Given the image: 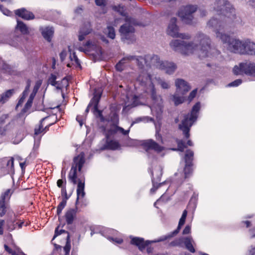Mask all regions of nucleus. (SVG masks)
Listing matches in <instances>:
<instances>
[{"label": "nucleus", "mask_w": 255, "mask_h": 255, "mask_svg": "<svg viewBox=\"0 0 255 255\" xmlns=\"http://www.w3.org/2000/svg\"><path fill=\"white\" fill-rule=\"evenodd\" d=\"M132 61H135L141 70L137 78L135 88L141 89V91L150 95L152 104L150 108L151 112L157 118L160 119L163 112V101L160 95H157L152 81V76L146 70L144 69L145 59L142 56L127 55L123 58L116 66L119 71L123 70V65Z\"/></svg>", "instance_id": "1"}, {"label": "nucleus", "mask_w": 255, "mask_h": 255, "mask_svg": "<svg viewBox=\"0 0 255 255\" xmlns=\"http://www.w3.org/2000/svg\"><path fill=\"white\" fill-rule=\"evenodd\" d=\"M169 45L175 51L188 56L196 54L201 60L214 59L220 54L218 50L211 47L209 37L202 32L196 34L194 41L174 39L171 41Z\"/></svg>", "instance_id": "2"}, {"label": "nucleus", "mask_w": 255, "mask_h": 255, "mask_svg": "<svg viewBox=\"0 0 255 255\" xmlns=\"http://www.w3.org/2000/svg\"><path fill=\"white\" fill-rule=\"evenodd\" d=\"M214 7L217 12H219V14H221L223 15L224 17L222 18L221 16V18L225 20V21H222L219 20L217 17H213L211 18L208 22L207 26L213 29L214 31H215L214 28L210 26L208 24L210 21H213L212 23L213 24L217 26V28L219 29L224 28L225 23L233 22L236 18L235 9L232 7V5L228 1L225 0H216L214 3Z\"/></svg>", "instance_id": "3"}, {"label": "nucleus", "mask_w": 255, "mask_h": 255, "mask_svg": "<svg viewBox=\"0 0 255 255\" xmlns=\"http://www.w3.org/2000/svg\"><path fill=\"white\" fill-rule=\"evenodd\" d=\"M144 69L145 66H155L157 68L163 70L168 75L173 74L177 68V65L171 61H160L159 57L155 55H147L144 57ZM147 71V70H146Z\"/></svg>", "instance_id": "4"}, {"label": "nucleus", "mask_w": 255, "mask_h": 255, "mask_svg": "<svg viewBox=\"0 0 255 255\" xmlns=\"http://www.w3.org/2000/svg\"><path fill=\"white\" fill-rule=\"evenodd\" d=\"M187 212L186 210H185L183 211L182 216L179 220V222L178 223V226L177 228L175 230H174L173 232L171 233L170 234H169L167 235L160 237L158 239L155 240L153 241H144L143 238H139V237H132L131 238V239L130 243L132 245L136 246L137 247H138V249L140 251H142L143 250H144L145 248V247L148 246V244L150 243H157V242L164 241L169 238H170L175 236L179 233L182 226H183L184 224L185 220H186V218L187 217Z\"/></svg>", "instance_id": "5"}, {"label": "nucleus", "mask_w": 255, "mask_h": 255, "mask_svg": "<svg viewBox=\"0 0 255 255\" xmlns=\"http://www.w3.org/2000/svg\"><path fill=\"white\" fill-rule=\"evenodd\" d=\"M200 109V103L197 102L193 107L191 114L184 116L181 123L179 125V128L182 131L185 138L187 139L190 137V128L196 121Z\"/></svg>", "instance_id": "6"}, {"label": "nucleus", "mask_w": 255, "mask_h": 255, "mask_svg": "<svg viewBox=\"0 0 255 255\" xmlns=\"http://www.w3.org/2000/svg\"><path fill=\"white\" fill-rule=\"evenodd\" d=\"M233 72L236 75H246L254 77L255 74V63L250 60H246L235 65Z\"/></svg>", "instance_id": "7"}, {"label": "nucleus", "mask_w": 255, "mask_h": 255, "mask_svg": "<svg viewBox=\"0 0 255 255\" xmlns=\"http://www.w3.org/2000/svg\"><path fill=\"white\" fill-rule=\"evenodd\" d=\"M85 162V155L83 152L80 153L73 159V162L68 174V178L74 185L77 183V169H78L79 171H81Z\"/></svg>", "instance_id": "8"}, {"label": "nucleus", "mask_w": 255, "mask_h": 255, "mask_svg": "<svg viewBox=\"0 0 255 255\" xmlns=\"http://www.w3.org/2000/svg\"><path fill=\"white\" fill-rule=\"evenodd\" d=\"M197 9V7L195 5H187L180 8L178 15L183 22L191 24L193 19V13Z\"/></svg>", "instance_id": "9"}, {"label": "nucleus", "mask_w": 255, "mask_h": 255, "mask_svg": "<svg viewBox=\"0 0 255 255\" xmlns=\"http://www.w3.org/2000/svg\"><path fill=\"white\" fill-rule=\"evenodd\" d=\"M133 23L127 22L126 23L123 24L120 27L119 32L122 36V39L125 41H127L128 43H132L135 40L134 36V28L131 25ZM135 24L133 19V24Z\"/></svg>", "instance_id": "10"}, {"label": "nucleus", "mask_w": 255, "mask_h": 255, "mask_svg": "<svg viewBox=\"0 0 255 255\" xmlns=\"http://www.w3.org/2000/svg\"><path fill=\"white\" fill-rule=\"evenodd\" d=\"M177 19L171 18L167 29V33L173 37H179L182 39H189L191 36L188 33H179V27L176 24Z\"/></svg>", "instance_id": "11"}, {"label": "nucleus", "mask_w": 255, "mask_h": 255, "mask_svg": "<svg viewBox=\"0 0 255 255\" xmlns=\"http://www.w3.org/2000/svg\"><path fill=\"white\" fill-rule=\"evenodd\" d=\"M244 45L245 40H242L234 37L227 48L231 52L243 55Z\"/></svg>", "instance_id": "12"}, {"label": "nucleus", "mask_w": 255, "mask_h": 255, "mask_svg": "<svg viewBox=\"0 0 255 255\" xmlns=\"http://www.w3.org/2000/svg\"><path fill=\"white\" fill-rule=\"evenodd\" d=\"M41 83H36L35 85L32 92L31 93L26 103L25 104L24 107L22 110L21 112L19 115V119H21V124H22L24 122V120L25 119L24 114L27 112V111L30 109L32 104V102L34 97L36 93L38 91V90L40 87Z\"/></svg>", "instance_id": "13"}, {"label": "nucleus", "mask_w": 255, "mask_h": 255, "mask_svg": "<svg viewBox=\"0 0 255 255\" xmlns=\"http://www.w3.org/2000/svg\"><path fill=\"white\" fill-rule=\"evenodd\" d=\"M194 241L191 237H181L171 243L173 246H182L184 244L186 248L191 253H194L195 250L193 247Z\"/></svg>", "instance_id": "14"}, {"label": "nucleus", "mask_w": 255, "mask_h": 255, "mask_svg": "<svg viewBox=\"0 0 255 255\" xmlns=\"http://www.w3.org/2000/svg\"><path fill=\"white\" fill-rule=\"evenodd\" d=\"M194 153L190 150H187L185 155V166L184 169V178H187L192 173V162L193 160Z\"/></svg>", "instance_id": "15"}, {"label": "nucleus", "mask_w": 255, "mask_h": 255, "mask_svg": "<svg viewBox=\"0 0 255 255\" xmlns=\"http://www.w3.org/2000/svg\"><path fill=\"white\" fill-rule=\"evenodd\" d=\"M213 21L212 20L210 21L208 23L209 25L214 28L216 37L220 38L223 43H226L227 46L229 45V43H230L231 40L233 37H231L230 35L220 32V31L223 30L224 28L218 29L217 26L213 24Z\"/></svg>", "instance_id": "16"}, {"label": "nucleus", "mask_w": 255, "mask_h": 255, "mask_svg": "<svg viewBox=\"0 0 255 255\" xmlns=\"http://www.w3.org/2000/svg\"><path fill=\"white\" fill-rule=\"evenodd\" d=\"M129 131L130 128L128 129L125 130L123 128L117 126V124H114L110 127L106 136L107 138H109L110 136L115 135H128Z\"/></svg>", "instance_id": "17"}, {"label": "nucleus", "mask_w": 255, "mask_h": 255, "mask_svg": "<svg viewBox=\"0 0 255 255\" xmlns=\"http://www.w3.org/2000/svg\"><path fill=\"white\" fill-rule=\"evenodd\" d=\"M175 85L176 88V92L182 95H185L191 89L189 84L182 79H177L175 80Z\"/></svg>", "instance_id": "18"}, {"label": "nucleus", "mask_w": 255, "mask_h": 255, "mask_svg": "<svg viewBox=\"0 0 255 255\" xmlns=\"http://www.w3.org/2000/svg\"><path fill=\"white\" fill-rule=\"evenodd\" d=\"M151 175L153 187L150 189V192L151 193H154L159 186L163 184V182H162L157 185V183H156V181L160 180L162 175L161 169L160 167H158L156 169L153 171L151 172Z\"/></svg>", "instance_id": "19"}, {"label": "nucleus", "mask_w": 255, "mask_h": 255, "mask_svg": "<svg viewBox=\"0 0 255 255\" xmlns=\"http://www.w3.org/2000/svg\"><path fill=\"white\" fill-rule=\"evenodd\" d=\"M77 49H78L80 51H84L85 53L87 52H91V54L94 55L95 53L98 54L99 53H101V47L98 46L96 44L92 43V42L88 41L85 46V48L79 47H76Z\"/></svg>", "instance_id": "20"}, {"label": "nucleus", "mask_w": 255, "mask_h": 255, "mask_svg": "<svg viewBox=\"0 0 255 255\" xmlns=\"http://www.w3.org/2000/svg\"><path fill=\"white\" fill-rule=\"evenodd\" d=\"M104 232L105 234H107L104 236L110 241L118 244H121L123 243V239L121 238L117 237L119 235V232L116 230L111 229H107Z\"/></svg>", "instance_id": "21"}, {"label": "nucleus", "mask_w": 255, "mask_h": 255, "mask_svg": "<svg viewBox=\"0 0 255 255\" xmlns=\"http://www.w3.org/2000/svg\"><path fill=\"white\" fill-rule=\"evenodd\" d=\"M57 79V76L55 74H51L48 78V82L51 85L55 86L58 89H61L64 87L68 86V80L65 78H64L61 82L56 81Z\"/></svg>", "instance_id": "22"}, {"label": "nucleus", "mask_w": 255, "mask_h": 255, "mask_svg": "<svg viewBox=\"0 0 255 255\" xmlns=\"http://www.w3.org/2000/svg\"><path fill=\"white\" fill-rule=\"evenodd\" d=\"M142 144L147 148V150L152 149L157 152H160L164 149L162 146L159 145L151 139L143 141Z\"/></svg>", "instance_id": "23"}, {"label": "nucleus", "mask_w": 255, "mask_h": 255, "mask_svg": "<svg viewBox=\"0 0 255 255\" xmlns=\"http://www.w3.org/2000/svg\"><path fill=\"white\" fill-rule=\"evenodd\" d=\"M243 55H255V43L249 39H245Z\"/></svg>", "instance_id": "24"}, {"label": "nucleus", "mask_w": 255, "mask_h": 255, "mask_svg": "<svg viewBox=\"0 0 255 255\" xmlns=\"http://www.w3.org/2000/svg\"><path fill=\"white\" fill-rule=\"evenodd\" d=\"M15 14L26 20L33 19L34 18V14L24 8L15 10Z\"/></svg>", "instance_id": "25"}, {"label": "nucleus", "mask_w": 255, "mask_h": 255, "mask_svg": "<svg viewBox=\"0 0 255 255\" xmlns=\"http://www.w3.org/2000/svg\"><path fill=\"white\" fill-rule=\"evenodd\" d=\"M85 183L82 180H79L78 183L77 189V199L76 205L78 204V201L80 198H83L85 195L84 191Z\"/></svg>", "instance_id": "26"}, {"label": "nucleus", "mask_w": 255, "mask_h": 255, "mask_svg": "<svg viewBox=\"0 0 255 255\" xmlns=\"http://www.w3.org/2000/svg\"><path fill=\"white\" fill-rule=\"evenodd\" d=\"M77 211V208L76 207L75 209H70L66 212L65 218L68 225H71L73 223L76 216Z\"/></svg>", "instance_id": "27"}, {"label": "nucleus", "mask_w": 255, "mask_h": 255, "mask_svg": "<svg viewBox=\"0 0 255 255\" xmlns=\"http://www.w3.org/2000/svg\"><path fill=\"white\" fill-rule=\"evenodd\" d=\"M3 165H6L7 173L13 174L14 173V161L13 158L5 157L2 161Z\"/></svg>", "instance_id": "28"}, {"label": "nucleus", "mask_w": 255, "mask_h": 255, "mask_svg": "<svg viewBox=\"0 0 255 255\" xmlns=\"http://www.w3.org/2000/svg\"><path fill=\"white\" fill-rule=\"evenodd\" d=\"M113 8L115 10L119 12L121 15L125 16V21L126 22L133 23V19L131 17L127 15V13L125 11V8L124 6L120 5L118 6H115Z\"/></svg>", "instance_id": "29"}, {"label": "nucleus", "mask_w": 255, "mask_h": 255, "mask_svg": "<svg viewBox=\"0 0 255 255\" xmlns=\"http://www.w3.org/2000/svg\"><path fill=\"white\" fill-rule=\"evenodd\" d=\"M42 35L43 37L50 42L54 33V29L52 27H46L41 29Z\"/></svg>", "instance_id": "30"}, {"label": "nucleus", "mask_w": 255, "mask_h": 255, "mask_svg": "<svg viewBox=\"0 0 255 255\" xmlns=\"http://www.w3.org/2000/svg\"><path fill=\"white\" fill-rule=\"evenodd\" d=\"M7 119L6 115L0 117V135H5L8 130L9 124L5 125V120Z\"/></svg>", "instance_id": "31"}, {"label": "nucleus", "mask_w": 255, "mask_h": 255, "mask_svg": "<svg viewBox=\"0 0 255 255\" xmlns=\"http://www.w3.org/2000/svg\"><path fill=\"white\" fill-rule=\"evenodd\" d=\"M30 85H31V81L28 79L27 80L26 86L25 87V90L23 92V93L22 94V96L20 97V99L19 100L18 102L16 105V109H17L18 108V107L21 106L22 105L23 103L24 102V101L25 98L26 97V96H27V95L28 94Z\"/></svg>", "instance_id": "32"}, {"label": "nucleus", "mask_w": 255, "mask_h": 255, "mask_svg": "<svg viewBox=\"0 0 255 255\" xmlns=\"http://www.w3.org/2000/svg\"><path fill=\"white\" fill-rule=\"evenodd\" d=\"M68 52L70 53L69 58L71 63H68L67 66L71 67L72 65L75 64L77 66L81 67L79 60L75 55V53H71V50L70 47H68Z\"/></svg>", "instance_id": "33"}, {"label": "nucleus", "mask_w": 255, "mask_h": 255, "mask_svg": "<svg viewBox=\"0 0 255 255\" xmlns=\"http://www.w3.org/2000/svg\"><path fill=\"white\" fill-rule=\"evenodd\" d=\"M14 93V90L10 89L7 90L0 97V104H3L7 102L9 99L13 95Z\"/></svg>", "instance_id": "34"}, {"label": "nucleus", "mask_w": 255, "mask_h": 255, "mask_svg": "<svg viewBox=\"0 0 255 255\" xmlns=\"http://www.w3.org/2000/svg\"><path fill=\"white\" fill-rule=\"evenodd\" d=\"M15 222V220L13 219H9L6 221V226L7 227V230L9 231H11L15 229L17 226H18L19 228H21L23 222H21L20 223Z\"/></svg>", "instance_id": "35"}, {"label": "nucleus", "mask_w": 255, "mask_h": 255, "mask_svg": "<svg viewBox=\"0 0 255 255\" xmlns=\"http://www.w3.org/2000/svg\"><path fill=\"white\" fill-rule=\"evenodd\" d=\"M91 29L89 23H87L85 25V28L82 27L80 30L79 35V41H82L84 39V36L88 34L91 32Z\"/></svg>", "instance_id": "36"}, {"label": "nucleus", "mask_w": 255, "mask_h": 255, "mask_svg": "<svg viewBox=\"0 0 255 255\" xmlns=\"http://www.w3.org/2000/svg\"><path fill=\"white\" fill-rule=\"evenodd\" d=\"M155 80L157 84L160 86L163 89H168L170 88V83L169 81L162 79L160 77H155Z\"/></svg>", "instance_id": "37"}, {"label": "nucleus", "mask_w": 255, "mask_h": 255, "mask_svg": "<svg viewBox=\"0 0 255 255\" xmlns=\"http://www.w3.org/2000/svg\"><path fill=\"white\" fill-rule=\"evenodd\" d=\"M16 29L19 30L22 34H27L29 33V28L23 22L17 20Z\"/></svg>", "instance_id": "38"}, {"label": "nucleus", "mask_w": 255, "mask_h": 255, "mask_svg": "<svg viewBox=\"0 0 255 255\" xmlns=\"http://www.w3.org/2000/svg\"><path fill=\"white\" fill-rule=\"evenodd\" d=\"M106 147L107 149L116 150L120 147V144L117 141L114 140H109L108 139L106 144Z\"/></svg>", "instance_id": "39"}, {"label": "nucleus", "mask_w": 255, "mask_h": 255, "mask_svg": "<svg viewBox=\"0 0 255 255\" xmlns=\"http://www.w3.org/2000/svg\"><path fill=\"white\" fill-rule=\"evenodd\" d=\"M179 93L176 92L175 94L172 96V101L174 102V104L177 106L182 104L184 101V97L182 96H179Z\"/></svg>", "instance_id": "40"}, {"label": "nucleus", "mask_w": 255, "mask_h": 255, "mask_svg": "<svg viewBox=\"0 0 255 255\" xmlns=\"http://www.w3.org/2000/svg\"><path fill=\"white\" fill-rule=\"evenodd\" d=\"M104 33L111 39H115L116 33L115 29L113 27L111 26H108L105 29Z\"/></svg>", "instance_id": "41"}, {"label": "nucleus", "mask_w": 255, "mask_h": 255, "mask_svg": "<svg viewBox=\"0 0 255 255\" xmlns=\"http://www.w3.org/2000/svg\"><path fill=\"white\" fill-rule=\"evenodd\" d=\"M21 38L20 36H15L12 39L9 40L7 43L13 47H18L21 43Z\"/></svg>", "instance_id": "42"}, {"label": "nucleus", "mask_w": 255, "mask_h": 255, "mask_svg": "<svg viewBox=\"0 0 255 255\" xmlns=\"http://www.w3.org/2000/svg\"><path fill=\"white\" fill-rule=\"evenodd\" d=\"M50 119V117L49 116H47V117H44L43 118H42L41 121H40V125L39 126V128H36L35 129V135H38V134H39L40 133H41V132H42L43 130H44V129H43V125H42V123L44 121H46V120H48Z\"/></svg>", "instance_id": "43"}, {"label": "nucleus", "mask_w": 255, "mask_h": 255, "mask_svg": "<svg viewBox=\"0 0 255 255\" xmlns=\"http://www.w3.org/2000/svg\"><path fill=\"white\" fill-rule=\"evenodd\" d=\"M176 142L178 145V149L172 148L173 150H179L180 151H183L184 148L186 147L184 141L182 140L177 139Z\"/></svg>", "instance_id": "44"}, {"label": "nucleus", "mask_w": 255, "mask_h": 255, "mask_svg": "<svg viewBox=\"0 0 255 255\" xmlns=\"http://www.w3.org/2000/svg\"><path fill=\"white\" fill-rule=\"evenodd\" d=\"M66 205V200H63L60 203L57 208V214L58 215L61 213L62 210L64 208Z\"/></svg>", "instance_id": "45"}, {"label": "nucleus", "mask_w": 255, "mask_h": 255, "mask_svg": "<svg viewBox=\"0 0 255 255\" xmlns=\"http://www.w3.org/2000/svg\"><path fill=\"white\" fill-rule=\"evenodd\" d=\"M101 98V95L99 94H95L92 99V101L94 103V107L95 110L98 109V105Z\"/></svg>", "instance_id": "46"}, {"label": "nucleus", "mask_w": 255, "mask_h": 255, "mask_svg": "<svg viewBox=\"0 0 255 255\" xmlns=\"http://www.w3.org/2000/svg\"><path fill=\"white\" fill-rule=\"evenodd\" d=\"M69 235H68L67 237V241L66 242V244L65 246V247H64V251L65 253V255H68L69 254L70 249H71V245H70V243L69 241Z\"/></svg>", "instance_id": "47"}, {"label": "nucleus", "mask_w": 255, "mask_h": 255, "mask_svg": "<svg viewBox=\"0 0 255 255\" xmlns=\"http://www.w3.org/2000/svg\"><path fill=\"white\" fill-rule=\"evenodd\" d=\"M5 202L2 200H0V216H3L5 213Z\"/></svg>", "instance_id": "48"}, {"label": "nucleus", "mask_w": 255, "mask_h": 255, "mask_svg": "<svg viewBox=\"0 0 255 255\" xmlns=\"http://www.w3.org/2000/svg\"><path fill=\"white\" fill-rule=\"evenodd\" d=\"M10 190L7 189L5 192H4L3 194H1L0 198V200H2L5 202V200L6 198H9L10 194Z\"/></svg>", "instance_id": "49"}, {"label": "nucleus", "mask_w": 255, "mask_h": 255, "mask_svg": "<svg viewBox=\"0 0 255 255\" xmlns=\"http://www.w3.org/2000/svg\"><path fill=\"white\" fill-rule=\"evenodd\" d=\"M242 83L241 79H237L228 85V87H237Z\"/></svg>", "instance_id": "50"}, {"label": "nucleus", "mask_w": 255, "mask_h": 255, "mask_svg": "<svg viewBox=\"0 0 255 255\" xmlns=\"http://www.w3.org/2000/svg\"><path fill=\"white\" fill-rule=\"evenodd\" d=\"M0 10L5 15L10 16L11 15V12L7 8L3 7L1 4H0Z\"/></svg>", "instance_id": "51"}, {"label": "nucleus", "mask_w": 255, "mask_h": 255, "mask_svg": "<svg viewBox=\"0 0 255 255\" xmlns=\"http://www.w3.org/2000/svg\"><path fill=\"white\" fill-rule=\"evenodd\" d=\"M197 90L195 89L193 90L190 93L188 97V100L191 102L196 96L197 94Z\"/></svg>", "instance_id": "52"}, {"label": "nucleus", "mask_w": 255, "mask_h": 255, "mask_svg": "<svg viewBox=\"0 0 255 255\" xmlns=\"http://www.w3.org/2000/svg\"><path fill=\"white\" fill-rule=\"evenodd\" d=\"M68 50L67 51L66 50H63L60 53V57L61 61H64L65 59L66 56L67 55Z\"/></svg>", "instance_id": "53"}, {"label": "nucleus", "mask_w": 255, "mask_h": 255, "mask_svg": "<svg viewBox=\"0 0 255 255\" xmlns=\"http://www.w3.org/2000/svg\"><path fill=\"white\" fill-rule=\"evenodd\" d=\"M4 248L5 249V250L8 252L9 254H11L12 255H13L15 253V248L13 249H12L8 247L6 245H4Z\"/></svg>", "instance_id": "54"}, {"label": "nucleus", "mask_w": 255, "mask_h": 255, "mask_svg": "<svg viewBox=\"0 0 255 255\" xmlns=\"http://www.w3.org/2000/svg\"><path fill=\"white\" fill-rule=\"evenodd\" d=\"M95 3L98 6H105L106 3V0H95Z\"/></svg>", "instance_id": "55"}, {"label": "nucleus", "mask_w": 255, "mask_h": 255, "mask_svg": "<svg viewBox=\"0 0 255 255\" xmlns=\"http://www.w3.org/2000/svg\"><path fill=\"white\" fill-rule=\"evenodd\" d=\"M168 200V199H165V195H162L159 199H158L156 202H155L154 206H155L157 203L160 202H165Z\"/></svg>", "instance_id": "56"}, {"label": "nucleus", "mask_w": 255, "mask_h": 255, "mask_svg": "<svg viewBox=\"0 0 255 255\" xmlns=\"http://www.w3.org/2000/svg\"><path fill=\"white\" fill-rule=\"evenodd\" d=\"M65 230H60L59 231H58V228H57L56 229H55V234H54V236L53 238V239L52 240H54L56 236L61 234L62 233H65Z\"/></svg>", "instance_id": "57"}, {"label": "nucleus", "mask_w": 255, "mask_h": 255, "mask_svg": "<svg viewBox=\"0 0 255 255\" xmlns=\"http://www.w3.org/2000/svg\"><path fill=\"white\" fill-rule=\"evenodd\" d=\"M13 255H25L20 249L17 247H15V253Z\"/></svg>", "instance_id": "58"}, {"label": "nucleus", "mask_w": 255, "mask_h": 255, "mask_svg": "<svg viewBox=\"0 0 255 255\" xmlns=\"http://www.w3.org/2000/svg\"><path fill=\"white\" fill-rule=\"evenodd\" d=\"M191 231V226L190 225H187L185 229L183 231V235H186L190 233Z\"/></svg>", "instance_id": "59"}, {"label": "nucleus", "mask_w": 255, "mask_h": 255, "mask_svg": "<svg viewBox=\"0 0 255 255\" xmlns=\"http://www.w3.org/2000/svg\"><path fill=\"white\" fill-rule=\"evenodd\" d=\"M4 221L3 220L0 219V235H2L3 233V226L4 225Z\"/></svg>", "instance_id": "60"}, {"label": "nucleus", "mask_w": 255, "mask_h": 255, "mask_svg": "<svg viewBox=\"0 0 255 255\" xmlns=\"http://www.w3.org/2000/svg\"><path fill=\"white\" fill-rule=\"evenodd\" d=\"M128 146H136L137 145V141L133 139L130 140L129 143L127 144Z\"/></svg>", "instance_id": "61"}, {"label": "nucleus", "mask_w": 255, "mask_h": 255, "mask_svg": "<svg viewBox=\"0 0 255 255\" xmlns=\"http://www.w3.org/2000/svg\"><path fill=\"white\" fill-rule=\"evenodd\" d=\"M142 119H144V120H146V121L147 122H153V121H154L153 118H150V117H143L142 118H140L139 119V121H142Z\"/></svg>", "instance_id": "62"}, {"label": "nucleus", "mask_w": 255, "mask_h": 255, "mask_svg": "<svg viewBox=\"0 0 255 255\" xmlns=\"http://www.w3.org/2000/svg\"><path fill=\"white\" fill-rule=\"evenodd\" d=\"M76 120L79 123L80 126L81 127H82V125H83V122H82V120L81 119V117L80 116H77Z\"/></svg>", "instance_id": "63"}, {"label": "nucleus", "mask_w": 255, "mask_h": 255, "mask_svg": "<svg viewBox=\"0 0 255 255\" xmlns=\"http://www.w3.org/2000/svg\"><path fill=\"white\" fill-rule=\"evenodd\" d=\"M247 255H255V248H252L250 250Z\"/></svg>", "instance_id": "64"}]
</instances>
